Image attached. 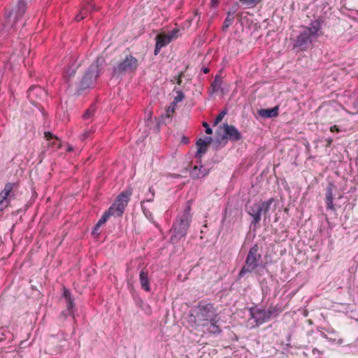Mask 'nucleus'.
Segmentation results:
<instances>
[{
    "mask_svg": "<svg viewBox=\"0 0 358 358\" xmlns=\"http://www.w3.org/2000/svg\"><path fill=\"white\" fill-rule=\"evenodd\" d=\"M217 316L214 304L206 300H201L193 308L192 313L189 316V322L196 326L205 327L207 325L206 322L217 319Z\"/></svg>",
    "mask_w": 358,
    "mask_h": 358,
    "instance_id": "f257e3e1",
    "label": "nucleus"
},
{
    "mask_svg": "<svg viewBox=\"0 0 358 358\" xmlns=\"http://www.w3.org/2000/svg\"><path fill=\"white\" fill-rule=\"evenodd\" d=\"M103 59L97 58L93 62L85 72L78 84L76 85L77 95L83 94L86 90L93 88L97 78L101 74V66Z\"/></svg>",
    "mask_w": 358,
    "mask_h": 358,
    "instance_id": "f03ea898",
    "label": "nucleus"
},
{
    "mask_svg": "<svg viewBox=\"0 0 358 358\" xmlns=\"http://www.w3.org/2000/svg\"><path fill=\"white\" fill-rule=\"evenodd\" d=\"M190 211V202L187 201L182 213L178 215L176 221L172 225L171 229L172 231L171 241L173 243H177L179 240L187 235V230L192 222V215Z\"/></svg>",
    "mask_w": 358,
    "mask_h": 358,
    "instance_id": "7ed1b4c3",
    "label": "nucleus"
},
{
    "mask_svg": "<svg viewBox=\"0 0 358 358\" xmlns=\"http://www.w3.org/2000/svg\"><path fill=\"white\" fill-rule=\"evenodd\" d=\"M259 267L265 268L266 264H262V255L257 243L254 244L249 250L244 266L241 269L238 279L243 278L247 273L254 272Z\"/></svg>",
    "mask_w": 358,
    "mask_h": 358,
    "instance_id": "20e7f679",
    "label": "nucleus"
},
{
    "mask_svg": "<svg viewBox=\"0 0 358 358\" xmlns=\"http://www.w3.org/2000/svg\"><path fill=\"white\" fill-rule=\"evenodd\" d=\"M27 7V3L24 0H18L17 5L8 13L6 14V22L0 27V36L6 32L9 34L10 29L15 28L20 20L24 16Z\"/></svg>",
    "mask_w": 358,
    "mask_h": 358,
    "instance_id": "39448f33",
    "label": "nucleus"
},
{
    "mask_svg": "<svg viewBox=\"0 0 358 358\" xmlns=\"http://www.w3.org/2000/svg\"><path fill=\"white\" fill-rule=\"evenodd\" d=\"M138 65V61L135 57L131 54L126 55L121 61L113 66L111 77L121 79L127 74L135 73Z\"/></svg>",
    "mask_w": 358,
    "mask_h": 358,
    "instance_id": "423d86ee",
    "label": "nucleus"
},
{
    "mask_svg": "<svg viewBox=\"0 0 358 358\" xmlns=\"http://www.w3.org/2000/svg\"><path fill=\"white\" fill-rule=\"evenodd\" d=\"M282 311V309L278 304H271L267 310L257 307H251L249 309L251 318L255 320L257 326L269 321L271 318L277 317Z\"/></svg>",
    "mask_w": 358,
    "mask_h": 358,
    "instance_id": "0eeeda50",
    "label": "nucleus"
},
{
    "mask_svg": "<svg viewBox=\"0 0 358 358\" xmlns=\"http://www.w3.org/2000/svg\"><path fill=\"white\" fill-rule=\"evenodd\" d=\"M131 192L127 190L121 192L116 198L115 202L108 208L106 212L110 216L120 217L122 216L125 208L130 200Z\"/></svg>",
    "mask_w": 358,
    "mask_h": 358,
    "instance_id": "6e6552de",
    "label": "nucleus"
},
{
    "mask_svg": "<svg viewBox=\"0 0 358 358\" xmlns=\"http://www.w3.org/2000/svg\"><path fill=\"white\" fill-rule=\"evenodd\" d=\"M18 188L16 182H8L0 192V211L4 210L9 205L10 201L15 197L14 191Z\"/></svg>",
    "mask_w": 358,
    "mask_h": 358,
    "instance_id": "1a4fd4ad",
    "label": "nucleus"
},
{
    "mask_svg": "<svg viewBox=\"0 0 358 358\" xmlns=\"http://www.w3.org/2000/svg\"><path fill=\"white\" fill-rule=\"evenodd\" d=\"M47 96L45 90L38 85H32L27 90L28 99L36 107L41 105V102L44 101Z\"/></svg>",
    "mask_w": 358,
    "mask_h": 358,
    "instance_id": "9d476101",
    "label": "nucleus"
},
{
    "mask_svg": "<svg viewBox=\"0 0 358 358\" xmlns=\"http://www.w3.org/2000/svg\"><path fill=\"white\" fill-rule=\"evenodd\" d=\"M223 128L224 131L222 139H229L232 142H238L242 140L243 136L235 126L224 123Z\"/></svg>",
    "mask_w": 358,
    "mask_h": 358,
    "instance_id": "9b49d317",
    "label": "nucleus"
},
{
    "mask_svg": "<svg viewBox=\"0 0 358 358\" xmlns=\"http://www.w3.org/2000/svg\"><path fill=\"white\" fill-rule=\"evenodd\" d=\"M316 41L306 30L303 29L296 36L294 48H300L301 50H306L313 41Z\"/></svg>",
    "mask_w": 358,
    "mask_h": 358,
    "instance_id": "f8f14e48",
    "label": "nucleus"
},
{
    "mask_svg": "<svg viewBox=\"0 0 358 358\" xmlns=\"http://www.w3.org/2000/svg\"><path fill=\"white\" fill-rule=\"evenodd\" d=\"M246 211L252 217L250 225H253L255 227L259 224L262 214L259 203L255 202L252 205L247 206Z\"/></svg>",
    "mask_w": 358,
    "mask_h": 358,
    "instance_id": "ddd939ff",
    "label": "nucleus"
},
{
    "mask_svg": "<svg viewBox=\"0 0 358 358\" xmlns=\"http://www.w3.org/2000/svg\"><path fill=\"white\" fill-rule=\"evenodd\" d=\"M275 203V199L273 197H271L266 201L259 202L260 208L262 210V213L264 217V222H266L267 220H270V210H272L273 211L275 210L276 209V205Z\"/></svg>",
    "mask_w": 358,
    "mask_h": 358,
    "instance_id": "4468645a",
    "label": "nucleus"
},
{
    "mask_svg": "<svg viewBox=\"0 0 358 358\" xmlns=\"http://www.w3.org/2000/svg\"><path fill=\"white\" fill-rule=\"evenodd\" d=\"M198 164L199 165L194 166L189 171V176L194 180L203 178L210 173V169L204 167L202 162Z\"/></svg>",
    "mask_w": 358,
    "mask_h": 358,
    "instance_id": "2eb2a0df",
    "label": "nucleus"
},
{
    "mask_svg": "<svg viewBox=\"0 0 358 358\" xmlns=\"http://www.w3.org/2000/svg\"><path fill=\"white\" fill-rule=\"evenodd\" d=\"M323 23V20L322 19H316L315 20L311 21L309 27H305L303 28L315 40H317L319 36V31L322 29V24Z\"/></svg>",
    "mask_w": 358,
    "mask_h": 358,
    "instance_id": "dca6fc26",
    "label": "nucleus"
},
{
    "mask_svg": "<svg viewBox=\"0 0 358 358\" xmlns=\"http://www.w3.org/2000/svg\"><path fill=\"white\" fill-rule=\"evenodd\" d=\"M335 186L332 182H329L326 188L325 192V203L327 204V209L336 210L335 205L334 204L333 189Z\"/></svg>",
    "mask_w": 358,
    "mask_h": 358,
    "instance_id": "f3484780",
    "label": "nucleus"
},
{
    "mask_svg": "<svg viewBox=\"0 0 358 358\" xmlns=\"http://www.w3.org/2000/svg\"><path fill=\"white\" fill-rule=\"evenodd\" d=\"M90 1L91 0H85L83 3L80 13L75 17V20L77 22L82 20L87 15L88 13L95 10L94 5H92Z\"/></svg>",
    "mask_w": 358,
    "mask_h": 358,
    "instance_id": "a211bd4d",
    "label": "nucleus"
},
{
    "mask_svg": "<svg viewBox=\"0 0 358 358\" xmlns=\"http://www.w3.org/2000/svg\"><path fill=\"white\" fill-rule=\"evenodd\" d=\"M257 113L262 118L276 117L279 114V106L271 108H261L258 110Z\"/></svg>",
    "mask_w": 358,
    "mask_h": 358,
    "instance_id": "6ab92c4d",
    "label": "nucleus"
},
{
    "mask_svg": "<svg viewBox=\"0 0 358 358\" xmlns=\"http://www.w3.org/2000/svg\"><path fill=\"white\" fill-rule=\"evenodd\" d=\"M62 297L65 299L66 309L76 312V308L74 303V298L71 295L69 289L64 287Z\"/></svg>",
    "mask_w": 358,
    "mask_h": 358,
    "instance_id": "aec40b11",
    "label": "nucleus"
},
{
    "mask_svg": "<svg viewBox=\"0 0 358 358\" xmlns=\"http://www.w3.org/2000/svg\"><path fill=\"white\" fill-rule=\"evenodd\" d=\"M139 280L143 289L146 292L151 290L148 272L145 268L141 269L139 273Z\"/></svg>",
    "mask_w": 358,
    "mask_h": 358,
    "instance_id": "412c9836",
    "label": "nucleus"
},
{
    "mask_svg": "<svg viewBox=\"0 0 358 358\" xmlns=\"http://www.w3.org/2000/svg\"><path fill=\"white\" fill-rule=\"evenodd\" d=\"M271 282L278 283V280L273 278L272 275L270 276V281H268L266 278L262 279L260 282L262 295L266 296L270 294Z\"/></svg>",
    "mask_w": 358,
    "mask_h": 358,
    "instance_id": "4be33fe9",
    "label": "nucleus"
},
{
    "mask_svg": "<svg viewBox=\"0 0 358 358\" xmlns=\"http://www.w3.org/2000/svg\"><path fill=\"white\" fill-rule=\"evenodd\" d=\"M78 66L75 62L70 63L65 69L64 78L66 82H69L76 75Z\"/></svg>",
    "mask_w": 358,
    "mask_h": 358,
    "instance_id": "5701e85b",
    "label": "nucleus"
},
{
    "mask_svg": "<svg viewBox=\"0 0 358 358\" xmlns=\"http://www.w3.org/2000/svg\"><path fill=\"white\" fill-rule=\"evenodd\" d=\"M196 145L198 147L197 151L194 155V157L198 159V163H201V159L203 155L206 153L208 150V146L206 145L203 143H199L198 141L196 142Z\"/></svg>",
    "mask_w": 358,
    "mask_h": 358,
    "instance_id": "b1692460",
    "label": "nucleus"
},
{
    "mask_svg": "<svg viewBox=\"0 0 358 358\" xmlns=\"http://www.w3.org/2000/svg\"><path fill=\"white\" fill-rule=\"evenodd\" d=\"M155 40L156 45L162 48L171 43L170 38L166 35H158L156 36Z\"/></svg>",
    "mask_w": 358,
    "mask_h": 358,
    "instance_id": "393cba45",
    "label": "nucleus"
},
{
    "mask_svg": "<svg viewBox=\"0 0 358 358\" xmlns=\"http://www.w3.org/2000/svg\"><path fill=\"white\" fill-rule=\"evenodd\" d=\"M208 322H210V326L208 329V331L210 334H219L222 332L221 329L220 327L217 324V320L215 319V320L208 321Z\"/></svg>",
    "mask_w": 358,
    "mask_h": 358,
    "instance_id": "a878e982",
    "label": "nucleus"
},
{
    "mask_svg": "<svg viewBox=\"0 0 358 358\" xmlns=\"http://www.w3.org/2000/svg\"><path fill=\"white\" fill-rule=\"evenodd\" d=\"M222 80V78L219 75L215 76L214 80L211 84L212 90L213 92H217L221 87Z\"/></svg>",
    "mask_w": 358,
    "mask_h": 358,
    "instance_id": "bb28decb",
    "label": "nucleus"
},
{
    "mask_svg": "<svg viewBox=\"0 0 358 358\" xmlns=\"http://www.w3.org/2000/svg\"><path fill=\"white\" fill-rule=\"evenodd\" d=\"M69 316H71L75 320V312L66 308L61 312L59 318L62 321H65Z\"/></svg>",
    "mask_w": 358,
    "mask_h": 358,
    "instance_id": "cd10ccee",
    "label": "nucleus"
},
{
    "mask_svg": "<svg viewBox=\"0 0 358 358\" xmlns=\"http://www.w3.org/2000/svg\"><path fill=\"white\" fill-rule=\"evenodd\" d=\"M234 20V16L229 15L228 13L227 15V17L224 21L223 25H222V31H227L228 30V28L232 24Z\"/></svg>",
    "mask_w": 358,
    "mask_h": 358,
    "instance_id": "c85d7f7f",
    "label": "nucleus"
},
{
    "mask_svg": "<svg viewBox=\"0 0 358 358\" xmlns=\"http://www.w3.org/2000/svg\"><path fill=\"white\" fill-rule=\"evenodd\" d=\"M262 0H239V1L247 8H254Z\"/></svg>",
    "mask_w": 358,
    "mask_h": 358,
    "instance_id": "c756f323",
    "label": "nucleus"
},
{
    "mask_svg": "<svg viewBox=\"0 0 358 358\" xmlns=\"http://www.w3.org/2000/svg\"><path fill=\"white\" fill-rule=\"evenodd\" d=\"M173 92H176V95L174 96L173 99L174 104H177L185 99V94L182 90H176V87H175Z\"/></svg>",
    "mask_w": 358,
    "mask_h": 358,
    "instance_id": "7c9ffc66",
    "label": "nucleus"
},
{
    "mask_svg": "<svg viewBox=\"0 0 358 358\" xmlns=\"http://www.w3.org/2000/svg\"><path fill=\"white\" fill-rule=\"evenodd\" d=\"M145 199L143 201H141V205L142 204L143 205V203L145 201H147V202L153 201L154 198H155V191H154L152 187H150L149 188V191L148 193L145 194Z\"/></svg>",
    "mask_w": 358,
    "mask_h": 358,
    "instance_id": "2f4dec72",
    "label": "nucleus"
},
{
    "mask_svg": "<svg viewBox=\"0 0 358 358\" xmlns=\"http://www.w3.org/2000/svg\"><path fill=\"white\" fill-rule=\"evenodd\" d=\"M96 111V106L95 104H92L90 108L86 110V112L83 115V118L85 120H88L92 117Z\"/></svg>",
    "mask_w": 358,
    "mask_h": 358,
    "instance_id": "473e14b6",
    "label": "nucleus"
},
{
    "mask_svg": "<svg viewBox=\"0 0 358 358\" xmlns=\"http://www.w3.org/2000/svg\"><path fill=\"white\" fill-rule=\"evenodd\" d=\"M141 208H142V210H143V214L145 215V216L150 221L152 222V223L155 224V225L156 227H157V224L155 222L154 219H153V215H152V213L150 211V210L147 208H145L143 204L141 206Z\"/></svg>",
    "mask_w": 358,
    "mask_h": 358,
    "instance_id": "72a5a7b5",
    "label": "nucleus"
},
{
    "mask_svg": "<svg viewBox=\"0 0 358 358\" xmlns=\"http://www.w3.org/2000/svg\"><path fill=\"white\" fill-rule=\"evenodd\" d=\"M94 132V129H90L87 131H85L83 134L80 136V138L82 141H86L89 139L92 134Z\"/></svg>",
    "mask_w": 358,
    "mask_h": 358,
    "instance_id": "f704fd0d",
    "label": "nucleus"
},
{
    "mask_svg": "<svg viewBox=\"0 0 358 358\" xmlns=\"http://www.w3.org/2000/svg\"><path fill=\"white\" fill-rule=\"evenodd\" d=\"M227 109H224L222 110L219 114L216 117V118L215 119V121H214V123H213V126H215L217 125L219 122H220L222 119L224 118V115L227 114Z\"/></svg>",
    "mask_w": 358,
    "mask_h": 358,
    "instance_id": "c9c22d12",
    "label": "nucleus"
},
{
    "mask_svg": "<svg viewBox=\"0 0 358 358\" xmlns=\"http://www.w3.org/2000/svg\"><path fill=\"white\" fill-rule=\"evenodd\" d=\"M140 303H141V309H143L145 312L146 314H148V315L151 314V312H152L151 308L148 303H145L143 300L140 301Z\"/></svg>",
    "mask_w": 358,
    "mask_h": 358,
    "instance_id": "e433bc0d",
    "label": "nucleus"
},
{
    "mask_svg": "<svg viewBox=\"0 0 358 358\" xmlns=\"http://www.w3.org/2000/svg\"><path fill=\"white\" fill-rule=\"evenodd\" d=\"M196 141L203 143L206 145L208 146L213 141V138L211 136H204L203 138H200Z\"/></svg>",
    "mask_w": 358,
    "mask_h": 358,
    "instance_id": "4c0bfd02",
    "label": "nucleus"
},
{
    "mask_svg": "<svg viewBox=\"0 0 358 358\" xmlns=\"http://www.w3.org/2000/svg\"><path fill=\"white\" fill-rule=\"evenodd\" d=\"M102 226L99 222L95 224L92 231V235L93 236H99L100 234V228Z\"/></svg>",
    "mask_w": 358,
    "mask_h": 358,
    "instance_id": "58836bf2",
    "label": "nucleus"
},
{
    "mask_svg": "<svg viewBox=\"0 0 358 358\" xmlns=\"http://www.w3.org/2000/svg\"><path fill=\"white\" fill-rule=\"evenodd\" d=\"M44 137L46 138L48 141H51L52 140H59L56 136H55L50 131H45L44 133Z\"/></svg>",
    "mask_w": 358,
    "mask_h": 358,
    "instance_id": "ea45409f",
    "label": "nucleus"
},
{
    "mask_svg": "<svg viewBox=\"0 0 358 358\" xmlns=\"http://www.w3.org/2000/svg\"><path fill=\"white\" fill-rule=\"evenodd\" d=\"M238 3L231 6V7L229 8V10H228L227 13L230 16L231 15L234 16L235 13H236L237 10H238Z\"/></svg>",
    "mask_w": 358,
    "mask_h": 358,
    "instance_id": "a19ab883",
    "label": "nucleus"
},
{
    "mask_svg": "<svg viewBox=\"0 0 358 358\" xmlns=\"http://www.w3.org/2000/svg\"><path fill=\"white\" fill-rule=\"evenodd\" d=\"M109 217H110V216L105 211L103 213V214L101 215V217H100V219L99 220L98 222L103 225V224H105L108 221Z\"/></svg>",
    "mask_w": 358,
    "mask_h": 358,
    "instance_id": "79ce46f5",
    "label": "nucleus"
},
{
    "mask_svg": "<svg viewBox=\"0 0 358 358\" xmlns=\"http://www.w3.org/2000/svg\"><path fill=\"white\" fill-rule=\"evenodd\" d=\"M177 104H174V102L173 101L171 105L167 108V110H166V116L167 117H169V113H173L176 110V106Z\"/></svg>",
    "mask_w": 358,
    "mask_h": 358,
    "instance_id": "37998d69",
    "label": "nucleus"
},
{
    "mask_svg": "<svg viewBox=\"0 0 358 358\" xmlns=\"http://www.w3.org/2000/svg\"><path fill=\"white\" fill-rule=\"evenodd\" d=\"M48 145L51 146L53 149H59L61 147L60 143L57 140L49 141Z\"/></svg>",
    "mask_w": 358,
    "mask_h": 358,
    "instance_id": "c03bdc74",
    "label": "nucleus"
},
{
    "mask_svg": "<svg viewBox=\"0 0 358 358\" xmlns=\"http://www.w3.org/2000/svg\"><path fill=\"white\" fill-rule=\"evenodd\" d=\"M202 125L206 129L205 131L207 134H213V129L210 127L209 124L206 122H203Z\"/></svg>",
    "mask_w": 358,
    "mask_h": 358,
    "instance_id": "a18cd8bd",
    "label": "nucleus"
},
{
    "mask_svg": "<svg viewBox=\"0 0 358 358\" xmlns=\"http://www.w3.org/2000/svg\"><path fill=\"white\" fill-rule=\"evenodd\" d=\"M178 32V29H173L169 35H166L169 38H170L171 41L173 38H176L177 36V34Z\"/></svg>",
    "mask_w": 358,
    "mask_h": 358,
    "instance_id": "49530a36",
    "label": "nucleus"
},
{
    "mask_svg": "<svg viewBox=\"0 0 358 358\" xmlns=\"http://www.w3.org/2000/svg\"><path fill=\"white\" fill-rule=\"evenodd\" d=\"M184 76V73L183 72H181L180 74L179 75L178 79H177V81H176V83L178 85H181V83H182V77Z\"/></svg>",
    "mask_w": 358,
    "mask_h": 358,
    "instance_id": "de8ad7c7",
    "label": "nucleus"
},
{
    "mask_svg": "<svg viewBox=\"0 0 358 358\" xmlns=\"http://www.w3.org/2000/svg\"><path fill=\"white\" fill-rule=\"evenodd\" d=\"M162 48L157 46V45H155V50H154V55H157L160 50H161Z\"/></svg>",
    "mask_w": 358,
    "mask_h": 358,
    "instance_id": "09e8293b",
    "label": "nucleus"
},
{
    "mask_svg": "<svg viewBox=\"0 0 358 358\" xmlns=\"http://www.w3.org/2000/svg\"><path fill=\"white\" fill-rule=\"evenodd\" d=\"M181 142L183 143V144H188L189 143V140L187 137L186 136H183L182 138V140H181Z\"/></svg>",
    "mask_w": 358,
    "mask_h": 358,
    "instance_id": "8fccbe9b",
    "label": "nucleus"
},
{
    "mask_svg": "<svg viewBox=\"0 0 358 358\" xmlns=\"http://www.w3.org/2000/svg\"><path fill=\"white\" fill-rule=\"evenodd\" d=\"M211 6L216 7L219 3V0H210Z\"/></svg>",
    "mask_w": 358,
    "mask_h": 358,
    "instance_id": "3c124183",
    "label": "nucleus"
},
{
    "mask_svg": "<svg viewBox=\"0 0 358 358\" xmlns=\"http://www.w3.org/2000/svg\"><path fill=\"white\" fill-rule=\"evenodd\" d=\"M201 71H202V72H203V73L206 74V73H209L210 69H209V68H208V67H203V68L201 69Z\"/></svg>",
    "mask_w": 358,
    "mask_h": 358,
    "instance_id": "603ef678",
    "label": "nucleus"
},
{
    "mask_svg": "<svg viewBox=\"0 0 358 358\" xmlns=\"http://www.w3.org/2000/svg\"><path fill=\"white\" fill-rule=\"evenodd\" d=\"M331 131L332 132H334V131H338V129L337 128V126H336V125H334V126H333V127H331Z\"/></svg>",
    "mask_w": 358,
    "mask_h": 358,
    "instance_id": "864d4df0",
    "label": "nucleus"
},
{
    "mask_svg": "<svg viewBox=\"0 0 358 358\" xmlns=\"http://www.w3.org/2000/svg\"><path fill=\"white\" fill-rule=\"evenodd\" d=\"M321 336H322V337H324V338H327V335H326L324 333H323V332H322V333H321Z\"/></svg>",
    "mask_w": 358,
    "mask_h": 358,
    "instance_id": "5fc2aeb1",
    "label": "nucleus"
},
{
    "mask_svg": "<svg viewBox=\"0 0 358 358\" xmlns=\"http://www.w3.org/2000/svg\"><path fill=\"white\" fill-rule=\"evenodd\" d=\"M332 142V140L331 139H329L328 140V144L330 145Z\"/></svg>",
    "mask_w": 358,
    "mask_h": 358,
    "instance_id": "6e6d98bb",
    "label": "nucleus"
},
{
    "mask_svg": "<svg viewBox=\"0 0 358 358\" xmlns=\"http://www.w3.org/2000/svg\"><path fill=\"white\" fill-rule=\"evenodd\" d=\"M357 102H358V97H357V99L356 100Z\"/></svg>",
    "mask_w": 358,
    "mask_h": 358,
    "instance_id": "4d7b16f0",
    "label": "nucleus"
},
{
    "mask_svg": "<svg viewBox=\"0 0 358 358\" xmlns=\"http://www.w3.org/2000/svg\"><path fill=\"white\" fill-rule=\"evenodd\" d=\"M114 358H116V357H114Z\"/></svg>",
    "mask_w": 358,
    "mask_h": 358,
    "instance_id": "13d9d810",
    "label": "nucleus"
}]
</instances>
